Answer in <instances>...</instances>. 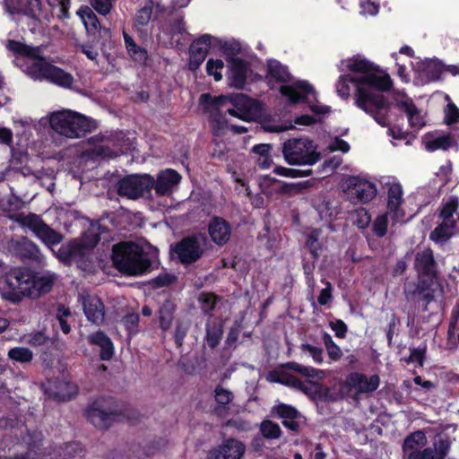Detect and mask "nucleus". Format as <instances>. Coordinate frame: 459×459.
Here are the masks:
<instances>
[{
    "instance_id": "79ce46f5",
    "label": "nucleus",
    "mask_w": 459,
    "mask_h": 459,
    "mask_svg": "<svg viewBox=\"0 0 459 459\" xmlns=\"http://www.w3.org/2000/svg\"><path fill=\"white\" fill-rule=\"evenodd\" d=\"M153 9V2L149 1L145 4V5L140 8L134 18V27L136 29H140L142 27L146 26L152 19Z\"/></svg>"
},
{
    "instance_id": "e2e57ef3",
    "label": "nucleus",
    "mask_w": 459,
    "mask_h": 459,
    "mask_svg": "<svg viewBox=\"0 0 459 459\" xmlns=\"http://www.w3.org/2000/svg\"><path fill=\"white\" fill-rule=\"evenodd\" d=\"M273 172L277 175L286 177V178H299V169L285 168L282 166H276L273 169Z\"/></svg>"
},
{
    "instance_id": "f8f14e48",
    "label": "nucleus",
    "mask_w": 459,
    "mask_h": 459,
    "mask_svg": "<svg viewBox=\"0 0 459 459\" xmlns=\"http://www.w3.org/2000/svg\"><path fill=\"white\" fill-rule=\"evenodd\" d=\"M452 446V440L446 434H437L430 446L423 447L405 459H445Z\"/></svg>"
},
{
    "instance_id": "dca6fc26",
    "label": "nucleus",
    "mask_w": 459,
    "mask_h": 459,
    "mask_svg": "<svg viewBox=\"0 0 459 459\" xmlns=\"http://www.w3.org/2000/svg\"><path fill=\"white\" fill-rule=\"evenodd\" d=\"M83 312L89 321L100 325L104 320V305L96 296L87 295L82 298Z\"/></svg>"
},
{
    "instance_id": "72a5a7b5",
    "label": "nucleus",
    "mask_w": 459,
    "mask_h": 459,
    "mask_svg": "<svg viewBox=\"0 0 459 459\" xmlns=\"http://www.w3.org/2000/svg\"><path fill=\"white\" fill-rule=\"evenodd\" d=\"M281 368L295 371L308 379L316 378L320 380L325 377L324 371L312 367L303 366L294 361L285 363L281 365Z\"/></svg>"
},
{
    "instance_id": "4be33fe9",
    "label": "nucleus",
    "mask_w": 459,
    "mask_h": 459,
    "mask_svg": "<svg viewBox=\"0 0 459 459\" xmlns=\"http://www.w3.org/2000/svg\"><path fill=\"white\" fill-rule=\"evenodd\" d=\"M77 14L82 19L88 33L92 35L99 34L100 37L109 35V30L106 28H101L99 19L90 7H81L77 11Z\"/></svg>"
},
{
    "instance_id": "f3484780",
    "label": "nucleus",
    "mask_w": 459,
    "mask_h": 459,
    "mask_svg": "<svg viewBox=\"0 0 459 459\" xmlns=\"http://www.w3.org/2000/svg\"><path fill=\"white\" fill-rule=\"evenodd\" d=\"M213 396L216 403L214 407L215 412L221 417L227 416L235 399L234 393L222 385H218L214 388Z\"/></svg>"
},
{
    "instance_id": "0e129e2a",
    "label": "nucleus",
    "mask_w": 459,
    "mask_h": 459,
    "mask_svg": "<svg viewBox=\"0 0 459 459\" xmlns=\"http://www.w3.org/2000/svg\"><path fill=\"white\" fill-rule=\"evenodd\" d=\"M459 118V109L455 104L450 103L446 107V121L448 125L455 123Z\"/></svg>"
},
{
    "instance_id": "f257e3e1",
    "label": "nucleus",
    "mask_w": 459,
    "mask_h": 459,
    "mask_svg": "<svg viewBox=\"0 0 459 459\" xmlns=\"http://www.w3.org/2000/svg\"><path fill=\"white\" fill-rule=\"evenodd\" d=\"M348 68L357 73L356 75H342L336 84L340 97L347 100L350 96V83L356 86L355 105L370 115L379 125H388V108L382 94L373 90L386 91L392 82L388 74L377 72L372 64L365 59L355 58L350 62Z\"/></svg>"
},
{
    "instance_id": "ddd939ff",
    "label": "nucleus",
    "mask_w": 459,
    "mask_h": 459,
    "mask_svg": "<svg viewBox=\"0 0 459 459\" xmlns=\"http://www.w3.org/2000/svg\"><path fill=\"white\" fill-rule=\"evenodd\" d=\"M246 453V446L236 438H227L210 450L208 459H241Z\"/></svg>"
},
{
    "instance_id": "a211bd4d",
    "label": "nucleus",
    "mask_w": 459,
    "mask_h": 459,
    "mask_svg": "<svg viewBox=\"0 0 459 459\" xmlns=\"http://www.w3.org/2000/svg\"><path fill=\"white\" fill-rule=\"evenodd\" d=\"M347 385L359 393L375 391L379 385V377L373 375L369 377L360 373H351L346 378Z\"/></svg>"
},
{
    "instance_id": "5701e85b",
    "label": "nucleus",
    "mask_w": 459,
    "mask_h": 459,
    "mask_svg": "<svg viewBox=\"0 0 459 459\" xmlns=\"http://www.w3.org/2000/svg\"><path fill=\"white\" fill-rule=\"evenodd\" d=\"M396 106L407 114L409 123L412 127L420 128L424 126V120L412 100L404 94L395 98Z\"/></svg>"
},
{
    "instance_id": "cd10ccee",
    "label": "nucleus",
    "mask_w": 459,
    "mask_h": 459,
    "mask_svg": "<svg viewBox=\"0 0 459 459\" xmlns=\"http://www.w3.org/2000/svg\"><path fill=\"white\" fill-rule=\"evenodd\" d=\"M230 84L237 89L243 88L247 80V65L238 58L230 57Z\"/></svg>"
},
{
    "instance_id": "a878e982",
    "label": "nucleus",
    "mask_w": 459,
    "mask_h": 459,
    "mask_svg": "<svg viewBox=\"0 0 459 459\" xmlns=\"http://www.w3.org/2000/svg\"><path fill=\"white\" fill-rule=\"evenodd\" d=\"M55 276L53 274L30 275V296L37 299L39 296L49 292L52 289Z\"/></svg>"
},
{
    "instance_id": "3c124183",
    "label": "nucleus",
    "mask_w": 459,
    "mask_h": 459,
    "mask_svg": "<svg viewBox=\"0 0 459 459\" xmlns=\"http://www.w3.org/2000/svg\"><path fill=\"white\" fill-rule=\"evenodd\" d=\"M190 327V322L179 321L175 330V341L178 346L183 345V342Z\"/></svg>"
},
{
    "instance_id": "2eb2a0df",
    "label": "nucleus",
    "mask_w": 459,
    "mask_h": 459,
    "mask_svg": "<svg viewBox=\"0 0 459 459\" xmlns=\"http://www.w3.org/2000/svg\"><path fill=\"white\" fill-rule=\"evenodd\" d=\"M403 188L399 183L389 184L387 190V207L394 223L402 221L405 215L404 211L401 208L403 202Z\"/></svg>"
},
{
    "instance_id": "774afa93",
    "label": "nucleus",
    "mask_w": 459,
    "mask_h": 459,
    "mask_svg": "<svg viewBox=\"0 0 459 459\" xmlns=\"http://www.w3.org/2000/svg\"><path fill=\"white\" fill-rule=\"evenodd\" d=\"M425 351L423 349H413L411 351L409 358L406 359L407 362H416L420 366L423 364Z\"/></svg>"
},
{
    "instance_id": "09e8293b",
    "label": "nucleus",
    "mask_w": 459,
    "mask_h": 459,
    "mask_svg": "<svg viewBox=\"0 0 459 459\" xmlns=\"http://www.w3.org/2000/svg\"><path fill=\"white\" fill-rule=\"evenodd\" d=\"M273 411L281 419H282V420H295L299 416V412L295 408L283 403L275 406Z\"/></svg>"
},
{
    "instance_id": "473e14b6",
    "label": "nucleus",
    "mask_w": 459,
    "mask_h": 459,
    "mask_svg": "<svg viewBox=\"0 0 459 459\" xmlns=\"http://www.w3.org/2000/svg\"><path fill=\"white\" fill-rule=\"evenodd\" d=\"M267 379L270 382L280 383V384H282V385H285L288 386H291V387L297 388L299 390H301V391L307 393V387L303 385V383L299 378H297L296 377H294L292 375H289V374L283 373V372L273 371V372H270V374L267 377Z\"/></svg>"
},
{
    "instance_id": "69168bd1",
    "label": "nucleus",
    "mask_w": 459,
    "mask_h": 459,
    "mask_svg": "<svg viewBox=\"0 0 459 459\" xmlns=\"http://www.w3.org/2000/svg\"><path fill=\"white\" fill-rule=\"evenodd\" d=\"M48 342V337L41 332L28 336L27 342L33 346H41Z\"/></svg>"
},
{
    "instance_id": "2f4dec72",
    "label": "nucleus",
    "mask_w": 459,
    "mask_h": 459,
    "mask_svg": "<svg viewBox=\"0 0 459 459\" xmlns=\"http://www.w3.org/2000/svg\"><path fill=\"white\" fill-rule=\"evenodd\" d=\"M89 341L100 348V358L103 360L109 359L114 352L110 339L103 333L97 332L88 337Z\"/></svg>"
},
{
    "instance_id": "603ef678",
    "label": "nucleus",
    "mask_w": 459,
    "mask_h": 459,
    "mask_svg": "<svg viewBox=\"0 0 459 459\" xmlns=\"http://www.w3.org/2000/svg\"><path fill=\"white\" fill-rule=\"evenodd\" d=\"M371 221V217L368 211L364 208L358 209L354 214V223L359 229L367 228Z\"/></svg>"
},
{
    "instance_id": "052dcab7",
    "label": "nucleus",
    "mask_w": 459,
    "mask_h": 459,
    "mask_svg": "<svg viewBox=\"0 0 459 459\" xmlns=\"http://www.w3.org/2000/svg\"><path fill=\"white\" fill-rule=\"evenodd\" d=\"M332 285L329 281L325 282V287L322 289L320 294L318 296V303L321 306L326 305L328 302L332 300Z\"/></svg>"
},
{
    "instance_id": "4c0bfd02",
    "label": "nucleus",
    "mask_w": 459,
    "mask_h": 459,
    "mask_svg": "<svg viewBox=\"0 0 459 459\" xmlns=\"http://www.w3.org/2000/svg\"><path fill=\"white\" fill-rule=\"evenodd\" d=\"M123 36L127 52L131 56V57L138 62L145 61L147 58L146 50L137 46L134 39L131 36H129L126 31L123 32Z\"/></svg>"
},
{
    "instance_id": "c9c22d12",
    "label": "nucleus",
    "mask_w": 459,
    "mask_h": 459,
    "mask_svg": "<svg viewBox=\"0 0 459 459\" xmlns=\"http://www.w3.org/2000/svg\"><path fill=\"white\" fill-rule=\"evenodd\" d=\"M175 305L166 300L160 308L159 311V321L160 326L163 331H167L170 328L174 318Z\"/></svg>"
},
{
    "instance_id": "20e7f679",
    "label": "nucleus",
    "mask_w": 459,
    "mask_h": 459,
    "mask_svg": "<svg viewBox=\"0 0 459 459\" xmlns=\"http://www.w3.org/2000/svg\"><path fill=\"white\" fill-rule=\"evenodd\" d=\"M112 259L116 268L128 275L145 273L151 266L142 248L133 242H121L113 246Z\"/></svg>"
},
{
    "instance_id": "9b49d317",
    "label": "nucleus",
    "mask_w": 459,
    "mask_h": 459,
    "mask_svg": "<svg viewBox=\"0 0 459 459\" xmlns=\"http://www.w3.org/2000/svg\"><path fill=\"white\" fill-rule=\"evenodd\" d=\"M8 287L5 298L13 301H19L22 297L30 296V274L19 269L11 271L5 278Z\"/></svg>"
},
{
    "instance_id": "8fccbe9b",
    "label": "nucleus",
    "mask_w": 459,
    "mask_h": 459,
    "mask_svg": "<svg viewBox=\"0 0 459 459\" xmlns=\"http://www.w3.org/2000/svg\"><path fill=\"white\" fill-rule=\"evenodd\" d=\"M48 4L53 8H56L58 10L57 17L59 19L68 18L69 16V7L71 4V0H48Z\"/></svg>"
},
{
    "instance_id": "338daca9",
    "label": "nucleus",
    "mask_w": 459,
    "mask_h": 459,
    "mask_svg": "<svg viewBox=\"0 0 459 459\" xmlns=\"http://www.w3.org/2000/svg\"><path fill=\"white\" fill-rule=\"evenodd\" d=\"M330 326L334 331L335 335L339 338H343L347 332V325L342 320L330 322Z\"/></svg>"
},
{
    "instance_id": "f03ea898",
    "label": "nucleus",
    "mask_w": 459,
    "mask_h": 459,
    "mask_svg": "<svg viewBox=\"0 0 459 459\" xmlns=\"http://www.w3.org/2000/svg\"><path fill=\"white\" fill-rule=\"evenodd\" d=\"M8 49L13 51L19 57H24V72L34 80H46L62 87H70L73 84V76L64 70L46 61L43 48L33 47L10 40Z\"/></svg>"
},
{
    "instance_id": "7ed1b4c3",
    "label": "nucleus",
    "mask_w": 459,
    "mask_h": 459,
    "mask_svg": "<svg viewBox=\"0 0 459 459\" xmlns=\"http://www.w3.org/2000/svg\"><path fill=\"white\" fill-rule=\"evenodd\" d=\"M201 101L214 123L213 130L216 134H222L227 126L223 118L224 115L229 114L242 120H248L255 104L252 99L242 93L221 96L215 99L209 94H203Z\"/></svg>"
},
{
    "instance_id": "393cba45",
    "label": "nucleus",
    "mask_w": 459,
    "mask_h": 459,
    "mask_svg": "<svg viewBox=\"0 0 459 459\" xmlns=\"http://www.w3.org/2000/svg\"><path fill=\"white\" fill-rule=\"evenodd\" d=\"M209 234L219 246L228 242L231 235L230 224L221 218H214L209 225Z\"/></svg>"
},
{
    "instance_id": "49530a36",
    "label": "nucleus",
    "mask_w": 459,
    "mask_h": 459,
    "mask_svg": "<svg viewBox=\"0 0 459 459\" xmlns=\"http://www.w3.org/2000/svg\"><path fill=\"white\" fill-rule=\"evenodd\" d=\"M217 296H215L213 293L202 292L198 297L201 308L205 313H208L214 308L217 303Z\"/></svg>"
},
{
    "instance_id": "a18cd8bd",
    "label": "nucleus",
    "mask_w": 459,
    "mask_h": 459,
    "mask_svg": "<svg viewBox=\"0 0 459 459\" xmlns=\"http://www.w3.org/2000/svg\"><path fill=\"white\" fill-rule=\"evenodd\" d=\"M323 341L325 345L328 356L333 360L340 359L342 356V351L340 347L333 342L331 335L326 333H324Z\"/></svg>"
},
{
    "instance_id": "423d86ee",
    "label": "nucleus",
    "mask_w": 459,
    "mask_h": 459,
    "mask_svg": "<svg viewBox=\"0 0 459 459\" xmlns=\"http://www.w3.org/2000/svg\"><path fill=\"white\" fill-rule=\"evenodd\" d=\"M313 141L307 138H291L282 144V155L285 161L292 166H312L320 159Z\"/></svg>"
},
{
    "instance_id": "a19ab883",
    "label": "nucleus",
    "mask_w": 459,
    "mask_h": 459,
    "mask_svg": "<svg viewBox=\"0 0 459 459\" xmlns=\"http://www.w3.org/2000/svg\"><path fill=\"white\" fill-rule=\"evenodd\" d=\"M222 334L223 330L220 324H207L205 339L209 347L215 348L220 343Z\"/></svg>"
},
{
    "instance_id": "5fc2aeb1",
    "label": "nucleus",
    "mask_w": 459,
    "mask_h": 459,
    "mask_svg": "<svg viewBox=\"0 0 459 459\" xmlns=\"http://www.w3.org/2000/svg\"><path fill=\"white\" fill-rule=\"evenodd\" d=\"M426 69L429 76L432 80H437L443 71V65L437 60L430 59L426 63Z\"/></svg>"
},
{
    "instance_id": "6e6552de",
    "label": "nucleus",
    "mask_w": 459,
    "mask_h": 459,
    "mask_svg": "<svg viewBox=\"0 0 459 459\" xmlns=\"http://www.w3.org/2000/svg\"><path fill=\"white\" fill-rule=\"evenodd\" d=\"M204 243L205 238L203 235L190 236L171 246L170 251L180 263L190 264L202 257Z\"/></svg>"
},
{
    "instance_id": "6e6d98bb",
    "label": "nucleus",
    "mask_w": 459,
    "mask_h": 459,
    "mask_svg": "<svg viewBox=\"0 0 459 459\" xmlns=\"http://www.w3.org/2000/svg\"><path fill=\"white\" fill-rule=\"evenodd\" d=\"M91 6L102 15H107L112 7L111 0H90Z\"/></svg>"
},
{
    "instance_id": "0eeeda50",
    "label": "nucleus",
    "mask_w": 459,
    "mask_h": 459,
    "mask_svg": "<svg viewBox=\"0 0 459 459\" xmlns=\"http://www.w3.org/2000/svg\"><path fill=\"white\" fill-rule=\"evenodd\" d=\"M10 218L21 226L30 229L37 238L48 247L57 245L63 239L62 234L47 225L39 215L34 213L28 215L15 214L10 216Z\"/></svg>"
},
{
    "instance_id": "412c9836",
    "label": "nucleus",
    "mask_w": 459,
    "mask_h": 459,
    "mask_svg": "<svg viewBox=\"0 0 459 459\" xmlns=\"http://www.w3.org/2000/svg\"><path fill=\"white\" fill-rule=\"evenodd\" d=\"M180 179L181 176L176 170L168 169L159 174L152 186L158 195H169L178 186Z\"/></svg>"
},
{
    "instance_id": "680f3d73",
    "label": "nucleus",
    "mask_w": 459,
    "mask_h": 459,
    "mask_svg": "<svg viewBox=\"0 0 459 459\" xmlns=\"http://www.w3.org/2000/svg\"><path fill=\"white\" fill-rule=\"evenodd\" d=\"M342 162V158L341 156H333V158L325 160L322 165V169L325 172H333L335 169H337Z\"/></svg>"
},
{
    "instance_id": "13d9d810",
    "label": "nucleus",
    "mask_w": 459,
    "mask_h": 459,
    "mask_svg": "<svg viewBox=\"0 0 459 459\" xmlns=\"http://www.w3.org/2000/svg\"><path fill=\"white\" fill-rule=\"evenodd\" d=\"M301 351L304 353H308L313 358L314 361L316 363H322L323 362V356H322V349L312 346L310 344H302Z\"/></svg>"
},
{
    "instance_id": "58836bf2",
    "label": "nucleus",
    "mask_w": 459,
    "mask_h": 459,
    "mask_svg": "<svg viewBox=\"0 0 459 459\" xmlns=\"http://www.w3.org/2000/svg\"><path fill=\"white\" fill-rule=\"evenodd\" d=\"M458 201L455 198L450 199L439 209V219L443 222H453L458 224V220L455 219L454 215L458 209Z\"/></svg>"
},
{
    "instance_id": "6ab92c4d",
    "label": "nucleus",
    "mask_w": 459,
    "mask_h": 459,
    "mask_svg": "<svg viewBox=\"0 0 459 459\" xmlns=\"http://www.w3.org/2000/svg\"><path fill=\"white\" fill-rule=\"evenodd\" d=\"M211 37L204 35L190 47V62L189 67L191 70H195L204 61L211 45Z\"/></svg>"
},
{
    "instance_id": "9d476101",
    "label": "nucleus",
    "mask_w": 459,
    "mask_h": 459,
    "mask_svg": "<svg viewBox=\"0 0 459 459\" xmlns=\"http://www.w3.org/2000/svg\"><path fill=\"white\" fill-rule=\"evenodd\" d=\"M153 186V178L149 175L127 176L117 183V194L128 199H137Z\"/></svg>"
},
{
    "instance_id": "1a4fd4ad",
    "label": "nucleus",
    "mask_w": 459,
    "mask_h": 459,
    "mask_svg": "<svg viewBox=\"0 0 459 459\" xmlns=\"http://www.w3.org/2000/svg\"><path fill=\"white\" fill-rule=\"evenodd\" d=\"M341 187L347 199L353 204L368 203L377 195L376 186L359 177H347L343 178Z\"/></svg>"
},
{
    "instance_id": "bb28decb",
    "label": "nucleus",
    "mask_w": 459,
    "mask_h": 459,
    "mask_svg": "<svg viewBox=\"0 0 459 459\" xmlns=\"http://www.w3.org/2000/svg\"><path fill=\"white\" fill-rule=\"evenodd\" d=\"M457 228V223L440 221L429 233V239L436 244L444 245L455 235Z\"/></svg>"
},
{
    "instance_id": "bf43d9fd",
    "label": "nucleus",
    "mask_w": 459,
    "mask_h": 459,
    "mask_svg": "<svg viewBox=\"0 0 459 459\" xmlns=\"http://www.w3.org/2000/svg\"><path fill=\"white\" fill-rule=\"evenodd\" d=\"M4 6L6 11L11 14L24 13L26 10L22 0H4Z\"/></svg>"
},
{
    "instance_id": "c03bdc74",
    "label": "nucleus",
    "mask_w": 459,
    "mask_h": 459,
    "mask_svg": "<svg viewBox=\"0 0 459 459\" xmlns=\"http://www.w3.org/2000/svg\"><path fill=\"white\" fill-rule=\"evenodd\" d=\"M260 430L265 438H279L281 435L279 425L271 420H264L260 425Z\"/></svg>"
},
{
    "instance_id": "de8ad7c7",
    "label": "nucleus",
    "mask_w": 459,
    "mask_h": 459,
    "mask_svg": "<svg viewBox=\"0 0 459 459\" xmlns=\"http://www.w3.org/2000/svg\"><path fill=\"white\" fill-rule=\"evenodd\" d=\"M387 213L378 215L373 222V232L376 236L382 238L387 231Z\"/></svg>"
},
{
    "instance_id": "f704fd0d",
    "label": "nucleus",
    "mask_w": 459,
    "mask_h": 459,
    "mask_svg": "<svg viewBox=\"0 0 459 459\" xmlns=\"http://www.w3.org/2000/svg\"><path fill=\"white\" fill-rule=\"evenodd\" d=\"M267 76L279 82H285L290 80V74L286 66L277 60L268 62Z\"/></svg>"
},
{
    "instance_id": "39448f33",
    "label": "nucleus",
    "mask_w": 459,
    "mask_h": 459,
    "mask_svg": "<svg viewBox=\"0 0 459 459\" xmlns=\"http://www.w3.org/2000/svg\"><path fill=\"white\" fill-rule=\"evenodd\" d=\"M49 124L56 133L71 139L82 137L96 127L93 121L69 109L52 113Z\"/></svg>"
},
{
    "instance_id": "37998d69",
    "label": "nucleus",
    "mask_w": 459,
    "mask_h": 459,
    "mask_svg": "<svg viewBox=\"0 0 459 459\" xmlns=\"http://www.w3.org/2000/svg\"><path fill=\"white\" fill-rule=\"evenodd\" d=\"M312 186L309 180L299 183H284L281 186L279 192L286 195H298L302 193L305 189Z\"/></svg>"
},
{
    "instance_id": "c756f323",
    "label": "nucleus",
    "mask_w": 459,
    "mask_h": 459,
    "mask_svg": "<svg viewBox=\"0 0 459 459\" xmlns=\"http://www.w3.org/2000/svg\"><path fill=\"white\" fill-rule=\"evenodd\" d=\"M91 250V246L82 241L74 240L65 247H61L60 252L64 255V258L76 260L80 257L86 256Z\"/></svg>"
},
{
    "instance_id": "aec40b11",
    "label": "nucleus",
    "mask_w": 459,
    "mask_h": 459,
    "mask_svg": "<svg viewBox=\"0 0 459 459\" xmlns=\"http://www.w3.org/2000/svg\"><path fill=\"white\" fill-rule=\"evenodd\" d=\"M416 271L421 274L433 278L437 275V263L434 259L433 251L426 248L418 252L415 256L414 264Z\"/></svg>"
},
{
    "instance_id": "864d4df0",
    "label": "nucleus",
    "mask_w": 459,
    "mask_h": 459,
    "mask_svg": "<svg viewBox=\"0 0 459 459\" xmlns=\"http://www.w3.org/2000/svg\"><path fill=\"white\" fill-rule=\"evenodd\" d=\"M223 68V62L221 59L212 60L210 59L206 65V70L208 74L212 75L215 81H220L222 78L221 74L219 70Z\"/></svg>"
},
{
    "instance_id": "b1692460",
    "label": "nucleus",
    "mask_w": 459,
    "mask_h": 459,
    "mask_svg": "<svg viewBox=\"0 0 459 459\" xmlns=\"http://www.w3.org/2000/svg\"><path fill=\"white\" fill-rule=\"evenodd\" d=\"M428 443L427 432L424 429H420L410 433L403 439L402 445V451L403 458H407L417 450L426 446Z\"/></svg>"
},
{
    "instance_id": "c85d7f7f",
    "label": "nucleus",
    "mask_w": 459,
    "mask_h": 459,
    "mask_svg": "<svg viewBox=\"0 0 459 459\" xmlns=\"http://www.w3.org/2000/svg\"><path fill=\"white\" fill-rule=\"evenodd\" d=\"M115 417L116 414L114 412H108L96 407H92L87 411L88 420L99 429L108 428Z\"/></svg>"
},
{
    "instance_id": "7c9ffc66",
    "label": "nucleus",
    "mask_w": 459,
    "mask_h": 459,
    "mask_svg": "<svg viewBox=\"0 0 459 459\" xmlns=\"http://www.w3.org/2000/svg\"><path fill=\"white\" fill-rule=\"evenodd\" d=\"M11 247L17 254L23 257H36L39 254V247L24 237L12 240Z\"/></svg>"
},
{
    "instance_id": "4d7b16f0",
    "label": "nucleus",
    "mask_w": 459,
    "mask_h": 459,
    "mask_svg": "<svg viewBox=\"0 0 459 459\" xmlns=\"http://www.w3.org/2000/svg\"><path fill=\"white\" fill-rule=\"evenodd\" d=\"M28 4L24 14L30 16L33 19H37L41 11V1L40 0H27Z\"/></svg>"
},
{
    "instance_id": "ea45409f",
    "label": "nucleus",
    "mask_w": 459,
    "mask_h": 459,
    "mask_svg": "<svg viewBox=\"0 0 459 459\" xmlns=\"http://www.w3.org/2000/svg\"><path fill=\"white\" fill-rule=\"evenodd\" d=\"M10 359L19 363H30L33 359V352L26 347H14L8 351Z\"/></svg>"
},
{
    "instance_id": "4468645a",
    "label": "nucleus",
    "mask_w": 459,
    "mask_h": 459,
    "mask_svg": "<svg viewBox=\"0 0 459 459\" xmlns=\"http://www.w3.org/2000/svg\"><path fill=\"white\" fill-rule=\"evenodd\" d=\"M280 92L288 97L290 103H298L300 101L310 102V97L316 100V91L312 85L306 81H299L292 85H282Z\"/></svg>"
},
{
    "instance_id": "e433bc0d",
    "label": "nucleus",
    "mask_w": 459,
    "mask_h": 459,
    "mask_svg": "<svg viewBox=\"0 0 459 459\" xmlns=\"http://www.w3.org/2000/svg\"><path fill=\"white\" fill-rule=\"evenodd\" d=\"M455 144V139L450 134H442L426 142V148L434 152L437 150L446 151Z\"/></svg>"
}]
</instances>
